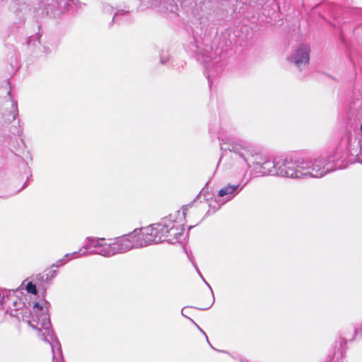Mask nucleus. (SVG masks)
Masks as SVG:
<instances>
[{
  "instance_id": "9b49d317",
  "label": "nucleus",
  "mask_w": 362,
  "mask_h": 362,
  "mask_svg": "<svg viewBox=\"0 0 362 362\" xmlns=\"http://www.w3.org/2000/svg\"><path fill=\"white\" fill-rule=\"evenodd\" d=\"M324 164L323 160H315L312 168V171L308 170V167L304 171V175H310L314 177H321L324 175Z\"/></svg>"
},
{
  "instance_id": "7ed1b4c3",
  "label": "nucleus",
  "mask_w": 362,
  "mask_h": 362,
  "mask_svg": "<svg viewBox=\"0 0 362 362\" xmlns=\"http://www.w3.org/2000/svg\"><path fill=\"white\" fill-rule=\"evenodd\" d=\"M136 231L118 237L107 243L104 238H87L85 245L80 249L81 256L99 255L111 257L116 254L126 252L133 248H139L137 245Z\"/></svg>"
},
{
  "instance_id": "423d86ee",
  "label": "nucleus",
  "mask_w": 362,
  "mask_h": 362,
  "mask_svg": "<svg viewBox=\"0 0 362 362\" xmlns=\"http://www.w3.org/2000/svg\"><path fill=\"white\" fill-rule=\"evenodd\" d=\"M303 159L284 160L282 162H277L274 168L276 170V174L280 176L289 177H300L304 175V171L307 168L303 165Z\"/></svg>"
},
{
  "instance_id": "dca6fc26",
  "label": "nucleus",
  "mask_w": 362,
  "mask_h": 362,
  "mask_svg": "<svg viewBox=\"0 0 362 362\" xmlns=\"http://www.w3.org/2000/svg\"><path fill=\"white\" fill-rule=\"evenodd\" d=\"M12 108H13V119H16L18 115V107H17V103L14 101L12 102Z\"/></svg>"
},
{
  "instance_id": "0eeeda50",
  "label": "nucleus",
  "mask_w": 362,
  "mask_h": 362,
  "mask_svg": "<svg viewBox=\"0 0 362 362\" xmlns=\"http://www.w3.org/2000/svg\"><path fill=\"white\" fill-rule=\"evenodd\" d=\"M42 4L47 13L54 18L65 11H75L81 6L78 0H46Z\"/></svg>"
},
{
  "instance_id": "aec40b11",
  "label": "nucleus",
  "mask_w": 362,
  "mask_h": 362,
  "mask_svg": "<svg viewBox=\"0 0 362 362\" xmlns=\"http://www.w3.org/2000/svg\"><path fill=\"white\" fill-rule=\"evenodd\" d=\"M187 207H188V206H186L185 207L183 208V212H182L183 216H185L186 211L187 210Z\"/></svg>"
},
{
  "instance_id": "9d476101",
  "label": "nucleus",
  "mask_w": 362,
  "mask_h": 362,
  "mask_svg": "<svg viewBox=\"0 0 362 362\" xmlns=\"http://www.w3.org/2000/svg\"><path fill=\"white\" fill-rule=\"evenodd\" d=\"M291 61L298 66L307 64L309 62V49L307 47H300L291 57Z\"/></svg>"
},
{
  "instance_id": "4be33fe9",
  "label": "nucleus",
  "mask_w": 362,
  "mask_h": 362,
  "mask_svg": "<svg viewBox=\"0 0 362 362\" xmlns=\"http://www.w3.org/2000/svg\"><path fill=\"white\" fill-rule=\"evenodd\" d=\"M208 308H201L202 310H205V309H207Z\"/></svg>"
},
{
  "instance_id": "2eb2a0df",
  "label": "nucleus",
  "mask_w": 362,
  "mask_h": 362,
  "mask_svg": "<svg viewBox=\"0 0 362 362\" xmlns=\"http://www.w3.org/2000/svg\"><path fill=\"white\" fill-rule=\"evenodd\" d=\"M13 9H17V6L21 4V0H5Z\"/></svg>"
},
{
  "instance_id": "f8f14e48",
  "label": "nucleus",
  "mask_w": 362,
  "mask_h": 362,
  "mask_svg": "<svg viewBox=\"0 0 362 362\" xmlns=\"http://www.w3.org/2000/svg\"><path fill=\"white\" fill-rule=\"evenodd\" d=\"M81 253V252L79 250L78 251L74 252L70 254H66L62 259L57 260L54 264H53L52 267H60L62 265L66 264L70 259H76L79 257H81L80 255Z\"/></svg>"
},
{
  "instance_id": "f257e3e1",
  "label": "nucleus",
  "mask_w": 362,
  "mask_h": 362,
  "mask_svg": "<svg viewBox=\"0 0 362 362\" xmlns=\"http://www.w3.org/2000/svg\"><path fill=\"white\" fill-rule=\"evenodd\" d=\"M180 211L163 218L160 222L144 228H136V240L139 247H144L151 244L163 241L174 244L180 242L184 235L183 224L178 221Z\"/></svg>"
},
{
  "instance_id": "20e7f679",
  "label": "nucleus",
  "mask_w": 362,
  "mask_h": 362,
  "mask_svg": "<svg viewBox=\"0 0 362 362\" xmlns=\"http://www.w3.org/2000/svg\"><path fill=\"white\" fill-rule=\"evenodd\" d=\"M218 139L221 141V149L227 153V151L231 154L230 157L235 159H239L240 161L246 163L250 166V163L255 165V171L260 175L264 176L270 174L272 164L269 160L264 159L261 155H251L248 157L249 152L246 147L243 144L230 142V139L225 136L221 132L218 134Z\"/></svg>"
},
{
  "instance_id": "ddd939ff",
  "label": "nucleus",
  "mask_w": 362,
  "mask_h": 362,
  "mask_svg": "<svg viewBox=\"0 0 362 362\" xmlns=\"http://www.w3.org/2000/svg\"><path fill=\"white\" fill-rule=\"evenodd\" d=\"M26 290L28 293L36 295L37 293V289L36 288L35 284L33 282H29L26 286Z\"/></svg>"
},
{
  "instance_id": "1a4fd4ad",
  "label": "nucleus",
  "mask_w": 362,
  "mask_h": 362,
  "mask_svg": "<svg viewBox=\"0 0 362 362\" xmlns=\"http://www.w3.org/2000/svg\"><path fill=\"white\" fill-rule=\"evenodd\" d=\"M242 189L243 187L240 185H228L218 190V197L222 198V204H225L233 199Z\"/></svg>"
},
{
  "instance_id": "6ab92c4d",
  "label": "nucleus",
  "mask_w": 362,
  "mask_h": 362,
  "mask_svg": "<svg viewBox=\"0 0 362 362\" xmlns=\"http://www.w3.org/2000/svg\"><path fill=\"white\" fill-rule=\"evenodd\" d=\"M160 62L161 64H165L167 62V59H165L163 56L160 57Z\"/></svg>"
},
{
  "instance_id": "a211bd4d",
  "label": "nucleus",
  "mask_w": 362,
  "mask_h": 362,
  "mask_svg": "<svg viewBox=\"0 0 362 362\" xmlns=\"http://www.w3.org/2000/svg\"><path fill=\"white\" fill-rule=\"evenodd\" d=\"M197 272L199 273V275L200 276V277L202 279V280L204 281V283L209 286V288H210L211 290V292L213 293V291H212V288H211V286H209V284L205 281L204 278L203 277V276L202 275V274L200 273V272L198 270L197 268H196Z\"/></svg>"
},
{
  "instance_id": "f03ea898",
  "label": "nucleus",
  "mask_w": 362,
  "mask_h": 362,
  "mask_svg": "<svg viewBox=\"0 0 362 362\" xmlns=\"http://www.w3.org/2000/svg\"><path fill=\"white\" fill-rule=\"evenodd\" d=\"M196 59L206 65V74L209 83L211 86L212 78L221 73L224 67L221 52L218 48L213 50L209 37L194 36L186 47Z\"/></svg>"
},
{
  "instance_id": "6e6552de",
  "label": "nucleus",
  "mask_w": 362,
  "mask_h": 362,
  "mask_svg": "<svg viewBox=\"0 0 362 362\" xmlns=\"http://www.w3.org/2000/svg\"><path fill=\"white\" fill-rule=\"evenodd\" d=\"M141 2L144 6L158 8L163 12L175 13L177 10V5L174 0H165L163 2L161 0H141Z\"/></svg>"
},
{
  "instance_id": "f3484780",
  "label": "nucleus",
  "mask_w": 362,
  "mask_h": 362,
  "mask_svg": "<svg viewBox=\"0 0 362 362\" xmlns=\"http://www.w3.org/2000/svg\"><path fill=\"white\" fill-rule=\"evenodd\" d=\"M125 13H126V11H117V13H115V16H114V17L112 18V22H117V20H118L119 16H123Z\"/></svg>"
},
{
  "instance_id": "412c9836",
  "label": "nucleus",
  "mask_w": 362,
  "mask_h": 362,
  "mask_svg": "<svg viewBox=\"0 0 362 362\" xmlns=\"http://www.w3.org/2000/svg\"><path fill=\"white\" fill-rule=\"evenodd\" d=\"M183 311H184V309H182V315L185 316Z\"/></svg>"
},
{
  "instance_id": "4468645a",
  "label": "nucleus",
  "mask_w": 362,
  "mask_h": 362,
  "mask_svg": "<svg viewBox=\"0 0 362 362\" xmlns=\"http://www.w3.org/2000/svg\"><path fill=\"white\" fill-rule=\"evenodd\" d=\"M57 274V270H51L46 274L45 281H49L54 279Z\"/></svg>"
},
{
  "instance_id": "39448f33",
  "label": "nucleus",
  "mask_w": 362,
  "mask_h": 362,
  "mask_svg": "<svg viewBox=\"0 0 362 362\" xmlns=\"http://www.w3.org/2000/svg\"><path fill=\"white\" fill-rule=\"evenodd\" d=\"M32 314L33 321L37 323L35 328L40 332L41 339L51 345L53 362H64L61 345L51 329L48 313L39 303H35L33 308ZM31 326L35 327L33 325Z\"/></svg>"
}]
</instances>
